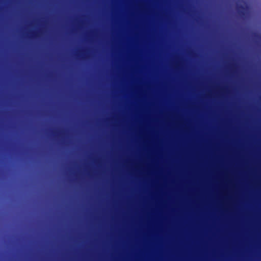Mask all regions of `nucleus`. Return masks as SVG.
Here are the masks:
<instances>
[{
  "label": "nucleus",
  "mask_w": 261,
  "mask_h": 261,
  "mask_svg": "<svg viewBox=\"0 0 261 261\" xmlns=\"http://www.w3.org/2000/svg\"><path fill=\"white\" fill-rule=\"evenodd\" d=\"M253 37L254 38H255L256 39H259V38H261L260 35L259 34L257 33H254L253 34Z\"/></svg>",
  "instance_id": "2"
},
{
  "label": "nucleus",
  "mask_w": 261,
  "mask_h": 261,
  "mask_svg": "<svg viewBox=\"0 0 261 261\" xmlns=\"http://www.w3.org/2000/svg\"><path fill=\"white\" fill-rule=\"evenodd\" d=\"M238 13L239 15L241 17H244L245 15V10H246V7L242 5H238L237 7Z\"/></svg>",
  "instance_id": "1"
}]
</instances>
